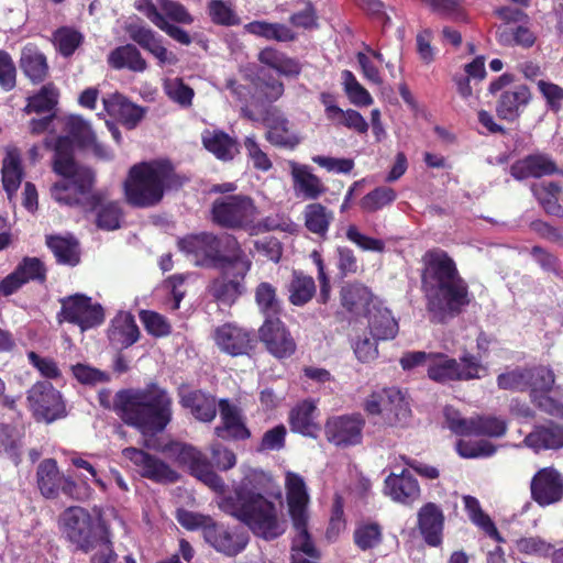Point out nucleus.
Returning a JSON list of instances; mask_svg holds the SVG:
<instances>
[{
	"instance_id": "obj_38",
	"label": "nucleus",
	"mask_w": 563,
	"mask_h": 563,
	"mask_svg": "<svg viewBox=\"0 0 563 563\" xmlns=\"http://www.w3.org/2000/svg\"><path fill=\"white\" fill-rule=\"evenodd\" d=\"M201 140L203 146L222 161L232 159L239 152L235 140L220 130H205Z\"/></svg>"
},
{
	"instance_id": "obj_49",
	"label": "nucleus",
	"mask_w": 563,
	"mask_h": 563,
	"mask_svg": "<svg viewBox=\"0 0 563 563\" xmlns=\"http://www.w3.org/2000/svg\"><path fill=\"white\" fill-rule=\"evenodd\" d=\"M327 118L332 121H338V123L354 130L360 134H364L368 130V123L364 117L353 109L344 111L338 106H328Z\"/></svg>"
},
{
	"instance_id": "obj_2",
	"label": "nucleus",
	"mask_w": 563,
	"mask_h": 563,
	"mask_svg": "<svg viewBox=\"0 0 563 563\" xmlns=\"http://www.w3.org/2000/svg\"><path fill=\"white\" fill-rule=\"evenodd\" d=\"M428 310L435 322H446L471 303L467 283L460 276L454 261L442 250H430L424 254V282Z\"/></svg>"
},
{
	"instance_id": "obj_16",
	"label": "nucleus",
	"mask_w": 563,
	"mask_h": 563,
	"mask_svg": "<svg viewBox=\"0 0 563 563\" xmlns=\"http://www.w3.org/2000/svg\"><path fill=\"white\" fill-rule=\"evenodd\" d=\"M36 484L42 496L47 499L57 498L60 492L67 497L79 498L77 483L59 472L54 459H45L37 465Z\"/></svg>"
},
{
	"instance_id": "obj_51",
	"label": "nucleus",
	"mask_w": 563,
	"mask_h": 563,
	"mask_svg": "<svg viewBox=\"0 0 563 563\" xmlns=\"http://www.w3.org/2000/svg\"><path fill=\"white\" fill-rule=\"evenodd\" d=\"M507 431L505 419L495 416H482L472 418L470 435H486L500 438Z\"/></svg>"
},
{
	"instance_id": "obj_61",
	"label": "nucleus",
	"mask_w": 563,
	"mask_h": 563,
	"mask_svg": "<svg viewBox=\"0 0 563 563\" xmlns=\"http://www.w3.org/2000/svg\"><path fill=\"white\" fill-rule=\"evenodd\" d=\"M126 32L132 41L150 53L162 42L152 29L144 25L129 24Z\"/></svg>"
},
{
	"instance_id": "obj_53",
	"label": "nucleus",
	"mask_w": 563,
	"mask_h": 563,
	"mask_svg": "<svg viewBox=\"0 0 563 563\" xmlns=\"http://www.w3.org/2000/svg\"><path fill=\"white\" fill-rule=\"evenodd\" d=\"M84 41L82 34L68 26L56 30L53 34V43L64 57L71 56Z\"/></svg>"
},
{
	"instance_id": "obj_40",
	"label": "nucleus",
	"mask_w": 563,
	"mask_h": 563,
	"mask_svg": "<svg viewBox=\"0 0 563 563\" xmlns=\"http://www.w3.org/2000/svg\"><path fill=\"white\" fill-rule=\"evenodd\" d=\"M108 63L114 69L128 68L136 73H142L147 68L146 60L133 44L114 48L108 56Z\"/></svg>"
},
{
	"instance_id": "obj_11",
	"label": "nucleus",
	"mask_w": 563,
	"mask_h": 563,
	"mask_svg": "<svg viewBox=\"0 0 563 563\" xmlns=\"http://www.w3.org/2000/svg\"><path fill=\"white\" fill-rule=\"evenodd\" d=\"M364 410L369 416H379L388 426L404 424L411 416L410 397L400 388L384 387L367 396Z\"/></svg>"
},
{
	"instance_id": "obj_46",
	"label": "nucleus",
	"mask_w": 563,
	"mask_h": 563,
	"mask_svg": "<svg viewBox=\"0 0 563 563\" xmlns=\"http://www.w3.org/2000/svg\"><path fill=\"white\" fill-rule=\"evenodd\" d=\"M463 501L471 521L479 527L489 538L497 542H504L493 520L482 510L479 501L473 496H464Z\"/></svg>"
},
{
	"instance_id": "obj_32",
	"label": "nucleus",
	"mask_w": 563,
	"mask_h": 563,
	"mask_svg": "<svg viewBox=\"0 0 563 563\" xmlns=\"http://www.w3.org/2000/svg\"><path fill=\"white\" fill-rule=\"evenodd\" d=\"M522 445L534 452L563 448V428L552 422L538 426L525 438L523 443L517 446Z\"/></svg>"
},
{
	"instance_id": "obj_31",
	"label": "nucleus",
	"mask_w": 563,
	"mask_h": 563,
	"mask_svg": "<svg viewBox=\"0 0 563 563\" xmlns=\"http://www.w3.org/2000/svg\"><path fill=\"white\" fill-rule=\"evenodd\" d=\"M106 111L121 120L128 129H134L145 114V109L132 103L121 93L110 95L103 98Z\"/></svg>"
},
{
	"instance_id": "obj_55",
	"label": "nucleus",
	"mask_w": 563,
	"mask_h": 563,
	"mask_svg": "<svg viewBox=\"0 0 563 563\" xmlns=\"http://www.w3.org/2000/svg\"><path fill=\"white\" fill-rule=\"evenodd\" d=\"M22 180V170L19 158L9 154L2 166V183L8 196L11 197L20 187Z\"/></svg>"
},
{
	"instance_id": "obj_24",
	"label": "nucleus",
	"mask_w": 563,
	"mask_h": 563,
	"mask_svg": "<svg viewBox=\"0 0 563 563\" xmlns=\"http://www.w3.org/2000/svg\"><path fill=\"white\" fill-rule=\"evenodd\" d=\"M244 278L238 275V268H224L223 274L211 282L208 291L219 305L232 306L245 290Z\"/></svg>"
},
{
	"instance_id": "obj_60",
	"label": "nucleus",
	"mask_w": 563,
	"mask_h": 563,
	"mask_svg": "<svg viewBox=\"0 0 563 563\" xmlns=\"http://www.w3.org/2000/svg\"><path fill=\"white\" fill-rule=\"evenodd\" d=\"M140 318L145 330L153 336H166L172 332V325L167 319L155 311L142 310Z\"/></svg>"
},
{
	"instance_id": "obj_23",
	"label": "nucleus",
	"mask_w": 563,
	"mask_h": 563,
	"mask_svg": "<svg viewBox=\"0 0 563 563\" xmlns=\"http://www.w3.org/2000/svg\"><path fill=\"white\" fill-rule=\"evenodd\" d=\"M46 278L44 263L37 257H24L0 283V295L9 296L29 282L43 283Z\"/></svg>"
},
{
	"instance_id": "obj_1",
	"label": "nucleus",
	"mask_w": 563,
	"mask_h": 563,
	"mask_svg": "<svg viewBox=\"0 0 563 563\" xmlns=\"http://www.w3.org/2000/svg\"><path fill=\"white\" fill-rule=\"evenodd\" d=\"M66 136H59L54 145L53 169L62 177L51 188L52 198L66 206L82 205L92 198L91 189L95 183L93 172L75 162L73 157V141L82 146L95 142V133L82 117L70 114L60 119Z\"/></svg>"
},
{
	"instance_id": "obj_27",
	"label": "nucleus",
	"mask_w": 563,
	"mask_h": 563,
	"mask_svg": "<svg viewBox=\"0 0 563 563\" xmlns=\"http://www.w3.org/2000/svg\"><path fill=\"white\" fill-rule=\"evenodd\" d=\"M221 424L214 428L218 438L229 440H245L251 437L246 428L240 409L230 404L228 399L219 401Z\"/></svg>"
},
{
	"instance_id": "obj_20",
	"label": "nucleus",
	"mask_w": 563,
	"mask_h": 563,
	"mask_svg": "<svg viewBox=\"0 0 563 563\" xmlns=\"http://www.w3.org/2000/svg\"><path fill=\"white\" fill-rule=\"evenodd\" d=\"M27 400L35 416L46 422H52L62 416L60 394L48 382L33 385L29 390Z\"/></svg>"
},
{
	"instance_id": "obj_5",
	"label": "nucleus",
	"mask_w": 563,
	"mask_h": 563,
	"mask_svg": "<svg viewBox=\"0 0 563 563\" xmlns=\"http://www.w3.org/2000/svg\"><path fill=\"white\" fill-rule=\"evenodd\" d=\"M183 179L167 161L143 162L133 165L124 181L128 203L136 208H151L159 203L166 189L178 188Z\"/></svg>"
},
{
	"instance_id": "obj_12",
	"label": "nucleus",
	"mask_w": 563,
	"mask_h": 563,
	"mask_svg": "<svg viewBox=\"0 0 563 563\" xmlns=\"http://www.w3.org/2000/svg\"><path fill=\"white\" fill-rule=\"evenodd\" d=\"M211 216L212 221L222 228L243 229L254 222L256 207L247 196H227L214 200Z\"/></svg>"
},
{
	"instance_id": "obj_39",
	"label": "nucleus",
	"mask_w": 563,
	"mask_h": 563,
	"mask_svg": "<svg viewBox=\"0 0 563 563\" xmlns=\"http://www.w3.org/2000/svg\"><path fill=\"white\" fill-rule=\"evenodd\" d=\"M46 244L57 263L76 266L80 262L79 244L73 236L49 235L46 238Z\"/></svg>"
},
{
	"instance_id": "obj_22",
	"label": "nucleus",
	"mask_w": 563,
	"mask_h": 563,
	"mask_svg": "<svg viewBox=\"0 0 563 563\" xmlns=\"http://www.w3.org/2000/svg\"><path fill=\"white\" fill-rule=\"evenodd\" d=\"M213 339L223 353L231 356L249 354L254 347L252 333L236 324L225 323L214 330Z\"/></svg>"
},
{
	"instance_id": "obj_43",
	"label": "nucleus",
	"mask_w": 563,
	"mask_h": 563,
	"mask_svg": "<svg viewBox=\"0 0 563 563\" xmlns=\"http://www.w3.org/2000/svg\"><path fill=\"white\" fill-rule=\"evenodd\" d=\"M287 289L290 303L300 307L309 302L314 296L316 283L311 276L294 271Z\"/></svg>"
},
{
	"instance_id": "obj_26",
	"label": "nucleus",
	"mask_w": 563,
	"mask_h": 563,
	"mask_svg": "<svg viewBox=\"0 0 563 563\" xmlns=\"http://www.w3.org/2000/svg\"><path fill=\"white\" fill-rule=\"evenodd\" d=\"M556 173H559V168L555 161L544 153L527 155L510 167V174L517 180L541 178Z\"/></svg>"
},
{
	"instance_id": "obj_42",
	"label": "nucleus",
	"mask_w": 563,
	"mask_h": 563,
	"mask_svg": "<svg viewBox=\"0 0 563 563\" xmlns=\"http://www.w3.org/2000/svg\"><path fill=\"white\" fill-rule=\"evenodd\" d=\"M444 515L440 506L434 503L424 504V543L439 547L442 543Z\"/></svg>"
},
{
	"instance_id": "obj_63",
	"label": "nucleus",
	"mask_w": 563,
	"mask_h": 563,
	"mask_svg": "<svg viewBox=\"0 0 563 563\" xmlns=\"http://www.w3.org/2000/svg\"><path fill=\"white\" fill-rule=\"evenodd\" d=\"M156 2L166 20L179 24H191L194 22V16L180 2L175 0H156Z\"/></svg>"
},
{
	"instance_id": "obj_17",
	"label": "nucleus",
	"mask_w": 563,
	"mask_h": 563,
	"mask_svg": "<svg viewBox=\"0 0 563 563\" xmlns=\"http://www.w3.org/2000/svg\"><path fill=\"white\" fill-rule=\"evenodd\" d=\"M365 419L361 413L334 416L327 420V440L340 448L357 445L362 442Z\"/></svg>"
},
{
	"instance_id": "obj_52",
	"label": "nucleus",
	"mask_w": 563,
	"mask_h": 563,
	"mask_svg": "<svg viewBox=\"0 0 563 563\" xmlns=\"http://www.w3.org/2000/svg\"><path fill=\"white\" fill-rule=\"evenodd\" d=\"M397 198L396 191L386 186H380L366 194L360 201V207L365 212H376L389 205Z\"/></svg>"
},
{
	"instance_id": "obj_41",
	"label": "nucleus",
	"mask_w": 563,
	"mask_h": 563,
	"mask_svg": "<svg viewBox=\"0 0 563 563\" xmlns=\"http://www.w3.org/2000/svg\"><path fill=\"white\" fill-rule=\"evenodd\" d=\"M533 197L548 214L563 217V208L559 203L561 186L555 181L534 183L530 187Z\"/></svg>"
},
{
	"instance_id": "obj_3",
	"label": "nucleus",
	"mask_w": 563,
	"mask_h": 563,
	"mask_svg": "<svg viewBox=\"0 0 563 563\" xmlns=\"http://www.w3.org/2000/svg\"><path fill=\"white\" fill-rule=\"evenodd\" d=\"M172 398L155 384L117 393L113 409L122 420L142 433L162 432L172 420Z\"/></svg>"
},
{
	"instance_id": "obj_6",
	"label": "nucleus",
	"mask_w": 563,
	"mask_h": 563,
	"mask_svg": "<svg viewBox=\"0 0 563 563\" xmlns=\"http://www.w3.org/2000/svg\"><path fill=\"white\" fill-rule=\"evenodd\" d=\"M179 247L187 254H192L197 265L221 269L235 267L241 277L246 276L252 265L238 240L227 233L214 235L203 232L189 235L179 241Z\"/></svg>"
},
{
	"instance_id": "obj_48",
	"label": "nucleus",
	"mask_w": 563,
	"mask_h": 563,
	"mask_svg": "<svg viewBox=\"0 0 563 563\" xmlns=\"http://www.w3.org/2000/svg\"><path fill=\"white\" fill-rule=\"evenodd\" d=\"M58 101V90L53 84H47L32 97H29L27 104L24 108L26 113H47L51 112Z\"/></svg>"
},
{
	"instance_id": "obj_36",
	"label": "nucleus",
	"mask_w": 563,
	"mask_h": 563,
	"mask_svg": "<svg viewBox=\"0 0 563 563\" xmlns=\"http://www.w3.org/2000/svg\"><path fill=\"white\" fill-rule=\"evenodd\" d=\"M302 218L305 228L319 238H325L331 223L334 220V213L320 202L308 203Z\"/></svg>"
},
{
	"instance_id": "obj_13",
	"label": "nucleus",
	"mask_w": 563,
	"mask_h": 563,
	"mask_svg": "<svg viewBox=\"0 0 563 563\" xmlns=\"http://www.w3.org/2000/svg\"><path fill=\"white\" fill-rule=\"evenodd\" d=\"M166 451L180 466L186 467L189 473L213 490H221L223 481L218 476L207 456L195 446L186 443H170Z\"/></svg>"
},
{
	"instance_id": "obj_18",
	"label": "nucleus",
	"mask_w": 563,
	"mask_h": 563,
	"mask_svg": "<svg viewBox=\"0 0 563 563\" xmlns=\"http://www.w3.org/2000/svg\"><path fill=\"white\" fill-rule=\"evenodd\" d=\"M124 457L130 460L140 475L156 483H175L179 475L161 459L135 448L122 451Z\"/></svg>"
},
{
	"instance_id": "obj_28",
	"label": "nucleus",
	"mask_w": 563,
	"mask_h": 563,
	"mask_svg": "<svg viewBox=\"0 0 563 563\" xmlns=\"http://www.w3.org/2000/svg\"><path fill=\"white\" fill-rule=\"evenodd\" d=\"M292 188L296 197L316 200L327 191L321 179L307 165L289 162Z\"/></svg>"
},
{
	"instance_id": "obj_47",
	"label": "nucleus",
	"mask_w": 563,
	"mask_h": 563,
	"mask_svg": "<svg viewBox=\"0 0 563 563\" xmlns=\"http://www.w3.org/2000/svg\"><path fill=\"white\" fill-rule=\"evenodd\" d=\"M369 329L376 340H389L396 336L398 323L388 309H377L369 318Z\"/></svg>"
},
{
	"instance_id": "obj_59",
	"label": "nucleus",
	"mask_w": 563,
	"mask_h": 563,
	"mask_svg": "<svg viewBox=\"0 0 563 563\" xmlns=\"http://www.w3.org/2000/svg\"><path fill=\"white\" fill-rule=\"evenodd\" d=\"M19 434L8 424H0V455H4L15 464L19 462Z\"/></svg>"
},
{
	"instance_id": "obj_37",
	"label": "nucleus",
	"mask_w": 563,
	"mask_h": 563,
	"mask_svg": "<svg viewBox=\"0 0 563 563\" xmlns=\"http://www.w3.org/2000/svg\"><path fill=\"white\" fill-rule=\"evenodd\" d=\"M20 67L34 84L45 80L48 74L46 57L34 45H26L21 52Z\"/></svg>"
},
{
	"instance_id": "obj_14",
	"label": "nucleus",
	"mask_w": 563,
	"mask_h": 563,
	"mask_svg": "<svg viewBox=\"0 0 563 563\" xmlns=\"http://www.w3.org/2000/svg\"><path fill=\"white\" fill-rule=\"evenodd\" d=\"M515 80L511 74H503L489 86V91L495 93L501 91L497 102V114L500 119L515 121L531 100L530 89L526 85H515L509 88Z\"/></svg>"
},
{
	"instance_id": "obj_58",
	"label": "nucleus",
	"mask_w": 563,
	"mask_h": 563,
	"mask_svg": "<svg viewBox=\"0 0 563 563\" xmlns=\"http://www.w3.org/2000/svg\"><path fill=\"white\" fill-rule=\"evenodd\" d=\"M354 542L363 551L373 549L382 542V529L377 523L358 526L354 531Z\"/></svg>"
},
{
	"instance_id": "obj_45",
	"label": "nucleus",
	"mask_w": 563,
	"mask_h": 563,
	"mask_svg": "<svg viewBox=\"0 0 563 563\" xmlns=\"http://www.w3.org/2000/svg\"><path fill=\"white\" fill-rule=\"evenodd\" d=\"M255 302L266 319L278 318L282 311V301L277 289L271 283H260L255 288Z\"/></svg>"
},
{
	"instance_id": "obj_62",
	"label": "nucleus",
	"mask_w": 563,
	"mask_h": 563,
	"mask_svg": "<svg viewBox=\"0 0 563 563\" xmlns=\"http://www.w3.org/2000/svg\"><path fill=\"white\" fill-rule=\"evenodd\" d=\"M457 453L467 459L488 457L495 454L497 448L489 441L479 440L475 442L459 441L456 444Z\"/></svg>"
},
{
	"instance_id": "obj_7",
	"label": "nucleus",
	"mask_w": 563,
	"mask_h": 563,
	"mask_svg": "<svg viewBox=\"0 0 563 563\" xmlns=\"http://www.w3.org/2000/svg\"><path fill=\"white\" fill-rule=\"evenodd\" d=\"M555 382L554 373L548 367H536L530 369L516 368L503 373L497 378L498 387L509 390H523L530 388L532 402L542 411L563 418L562 401L549 396Z\"/></svg>"
},
{
	"instance_id": "obj_19",
	"label": "nucleus",
	"mask_w": 563,
	"mask_h": 563,
	"mask_svg": "<svg viewBox=\"0 0 563 563\" xmlns=\"http://www.w3.org/2000/svg\"><path fill=\"white\" fill-rule=\"evenodd\" d=\"M205 540L216 551L228 556H235L246 548L250 538L247 532L242 529H231L212 522L205 527Z\"/></svg>"
},
{
	"instance_id": "obj_34",
	"label": "nucleus",
	"mask_w": 563,
	"mask_h": 563,
	"mask_svg": "<svg viewBox=\"0 0 563 563\" xmlns=\"http://www.w3.org/2000/svg\"><path fill=\"white\" fill-rule=\"evenodd\" d=\"M180 404L189 409L199 421L211 422L217 416L216 398L201 390H192L181 395Z\"/></svg>"
},
{
	"instance_id": "obj_44",
	"label": "nucleus",
	"mask_w": 563,
	"mask_h": 563,
	"mask_svg": "<svg viewBox=\"0 0 563 563\" xmlns=\"http://www.w3.org/2000/svg\"><path fill=\"white\" fill-rule=\"evenodd\" d=\"M317 406L312 400H303L290 412V427L295 432L303 435H312L316 430L314 413Z\"/></svg>"
},
{
	"instance_id": "obj_21",
	"label": "nucleus",
	"mask_w": 563,
	"mask_h": 563,
	"mask_svg": "<svg viewBox=\"0 0 563 563\" xmlns=\"http://www.w3.org/2000/svg\"><path fill=\"white\" fill-rule=\"evenodd\" d=\"M258 336L267 351L277 358L289 357L296 351L295 340L279 318L265 319Z\"/></svg>"
},
{
	"instance_id": "obj_8",
	"label": "nucleus",
	"mask_w": 563,
	"mask_h": 563,
	"mask_svg": "<svg viewBox=\"0 0 563 563\" xmlns=\"http://www.w3.org/2000/svg\"><path fill=\"white\" fill-rule=\"evenodd\" d=\"M285 483L289 515L296 531L291 545L292 563H314L299 556V553L310 559H318L320 555L307 529L309 495L305 481L300 475L287 472Z\"/></svg>"
},
{
	"instance_id": "obj_25",
	"label": "nucleus",
	"mask_w": 563,
	"mask_h": 563,
	"mask_svg": "<svg viewBox=\"0 0 563 563\" xmlns=\"http://www.w3.org/2000/svg\"><path fill=\"white\" fill-rule=\"evenodd\" d=\"M531 493L541 506L556 503L563 496V478L555 470L543 468L533 477Z\"/></svg>"
},
{
	"instance_id": "obj_56",
	"label": "nucleus",
	"mask_w": 563,
	"mask_h": 563,
	"mask_svg": "<svg viewBox=\"0 0 563 563\" xmlns=\"http://www.w3.org/2000/svg\"><path fill=\"white\" fill-rule=\"evenodd\" d=\"M208 13L211 21L218 25L232 26L240 23V19L231 4L222 0H210L208 3Z\"/></svg>"
},
{
	"instance_id": "obj_64",
	"label": "nucleus",
	"mask_w": 563,
	"mask_h": 563,
	"mask_svg": "<svg viewBox=\"0 0 563 563\" xmlns=\"http://www.w3.org/2000/svg\"><path fill=\"white\" fill-rule=\"evenodd\" d=\"M538 89L547 101V107L554 113L563 108V88L556 84L539 80Z\"/></svg>"
},
{
	"instance_id": "obj_9",
	"label": "nucleus",
	"mask_w": 563,
	"mask_h": 563,
	"mask_svg": "<svg viewBox=\"0 0 563 563\" xmlns=\"http://www.w3.org/2000/svg\"><path fill=\"white\" fill-rule=\"evenodd\" d=\"M60 526L67 540L78 550L88 552L99 548L98 552H102L104 547H110L100 526L82 507L67 508L60 517Z\"/></svg>"
},
{
	"instance_id": "obj_30",
	"label": "nucleus",
	"mask_w": 563,
	"mask_h": 563,
	"mask_svg": "<svg viewBox=\"0 0 563 563\" xmlns=\"http://www.w3.org/2000/svg\"><path fill=\"white\" fill-rule=\"evenodd\" d=\"M385 493L396 501L411 504L420 496L419 482L409 470H404L400 475L391 474L386 478Z\"/></svg>"
},
{
	"instance_id": "obj_10",
	"label": "nucleus",
	"mask_w": 563,
	"mask_h": 563,
	"mask_svg": "<svg viewBox=\"0 0 563 563\" xmlns=\"http://www.w3.org/2000/svg\"><path fill=\"white\" fill-rule=\"evenodd\" d=\"M424 365L429 378L438 383L478 379L487 373L481 361L470 353L463 354L460 361L443 354L427 356L424 353Z\"/></svg>"
},
{
	"instance_id": "obj_4",
	"label": "nucleus",
	"mask_w": 563,
	"mask_h": 563,
	"mask_svg": "<svg viewBox=\"0 0 563 563\" xmlns=\"http://www.w3.org/2000/svg\"><path fill=\"white\" fill-rule=\"evenodd\" d=\"M220 507L228 515L245 523L255 536L265 540H274L286 530L276 505L253 489L238 488L233 495L221 501Z\"/></svg>"
},
{
	"instance_id": "obj_35",
	"label": "nucleus",
	"mask_w": 563,
	"mask_h": 563,
	"mask_svg": "<svg viewBox=\"0 0 563 563\" xmlns=\"http://www.w3.org/2000/svg\"><path fill=\"white\" fill-rule=\"evenodd\" d=\"M340 295L341 303L347 311L356 316L371 313L372 292L366 286L360 283L346 284Z\"/></svg>"
},
{
	"instance_id": "obj_15",
	"label": "nucleus",
	"mask_w": 563,
	"mask_h": 563,
	"mask_svg": "<svg viewBox=\"0 0 563 563\" xmlns=\"http://www.w3.org/2000/svg\"><path fill=\"white\" fill-rule=\"evenodd\" d=\"M62 310L59 317L63 321L77 324L84 332L100 325L104 320V311L101 305L92 303L91 298L76 294L60 300Z\"/></svg>"
},
{
	"instance_id": "obj_57",
	"label": "nucleus",
	"mask_w": 563,
	"mask_h": 563,
	"mask_svg": "<svg viewBox=\"0 0 563 563\" xmlns=\"http://www.w3.org/2000/svg\"><path fill=\"white\" fill-rule=\"evenodd\" d=\"M122 210L119 202L101 203L97 211V225L102 230H115L120 227Z\"/></svg>"
},
{
	"instance_id": "obj_54",
	"label": "nucleus",
	"mask_w": 563,
	"mask_h": 563,
	"mask_svg": "<svg viewBox=\"0 0 563 563\" xmlns=\"http://www.w3.org/2000/svg\"><path fill=\"white\" fill-rule=\"evenodd\" d=\"M164 91L167 97L183 108H189L192 104L195 91L187 86L180 78H170L164 81Z\"/></svg>"
},
{
	"instance_id": "obj_29",
	"label": "nucleus",
	"mask_w": 563,
	"mask_h": 563,
	"mask_svg": "<svg viewBox=\"0 0 563 563\" xmlns=\"http://www.w3.org/2000/svg\"><path fill=\"white\" fill-rule=\"evenodd\" d=\"M266 126V140L274 146L292 150L300 143V137L291 129L284 115L273 111L264 119Z\"/></svg>"
},
{
	"instance_id": "obj_33",
	"label": "nucleus",
	"mask_w": 563,
	"mask_h": 563,
	"mask_svg": "<svg viewBox=\"0 0 563 563\" xmlns=\"http://www.w3.org/2000/svg\"><path fill=\"white\" fill-rule=\"evenodd\" d=\"M108 336L117 346L125 349L133 345L140 338L134 317L130 312H119L111 321Z\"/></svg>"
},
{
	"instance_id": "obj_50",
	"label": "nucleus",
	"mask_w": 563,
	"mask_h": 563,
	"mask_svg": "<svg viewBox=\"0 0 563 563\" xmlns=\"http://www.w3.org/2000/svg\"><path fill=\"white\" fill-rule=\"evenodd\" d=\"M342 86L351 103L356 107H368L373 103L371 93L358 82L351 70L341 73Z\"/></svg>"
}]
</instances>
